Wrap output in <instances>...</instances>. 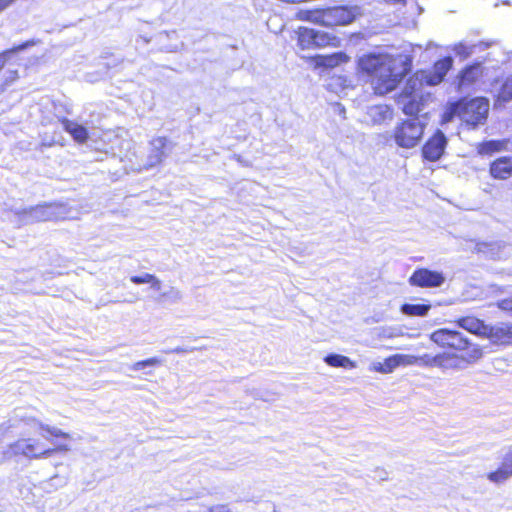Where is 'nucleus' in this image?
Listing matches in <instances>:
<instances>
[{"instance_id":"nucleus-29","label":"nucleus","mask_w":512,"mask_h":512,"mask_svg":"<svg viewBox=\"0 0 512 512\" xmlns=\"http://www.w3.org/2000/svg\"><path fill=\"white\" fill-rule=\"evenodd\" d=\"M31 427L32 428H39L41 430H44L46 431L48 434H50L51 436H54V437H61V438H65V439H68L70 438V435L66 432H63L62 430L56 428V427H51V426H48V425H44L42 423H40L39 421L35 420V419H32L31 420Z\"/></svg>"},{"instance_id":"nucleus-17","label":"nucleus","mask_w":512,"mask_h":512,"mask_svg":"<svg viewBox=\"0 0 512 512\" xmlns=\"http://www.w3.org/2000/svg\"><path fill=\"white\" fill-rule=\"evenodd\" d=\"M27 458L41 459L47 458L54 453L53 449H46L43 444L36 439L27 438Z\"/></svg>"},{"instance_id":"nucleus-31","label":"nucleus","mask_w":512,"mask_h":512,"mask_svg":"<svg viewBox=\"0 0 512 512\" xmlns=\"http://www.w3.org/2000/svg\"><path fill=\"white\" fill-rule=\"evenodd\" d=\"M459 363H460V358L456 354L444 352V360H443V369L442 370L459 369L460 368Z\"/></svg>"},{"instance_id":"nucleus-8","label":"nucleus","mask_w":512,"mask_h":512,"mask_svg":"<svg viewBox=\"0 0 512 512\" xmlns=\"http://www.w3.org/2000/svg\"><path fill=\"white\" fill-rule=\"evenodd\" d=\"M485 337L488 338L493 344L498 345H512V324L511 323H497L495 325H487L485 329Z\"/></svg>"},{"instance_id":"nucleus-34","label":"nucleus","mask_w":512,"mask_h":512,"mask_svg":"<svg viewBox=\"0 0 512 512\" xmlns=\"http://www.w3.org/2000/svg\"><path fill=\"white\" fill-rule=\"evenodd\" d=\"M160 364H161V360L160 359H158L156 357H152V358H148L146 360L135 362L134 364L131 365L130 368L133 371H139V370L144 369L146 367L156 366V365H160Z\"/></svg>"},{"instance_id":"nucleus-7","label":"nucleus","mask_w":512,"mask_h":512,"mask_svg":"<svg viewBox=\"0 0 512 512\" xmlns=\"http://www.w3.org/2000/svg\"><path fill=\"white\" fill-rule=\"evenodd\" d=\"M409 282L413 286L435 288L445 282V277L441 272L420 268L413 272Z\"/></svg>"},{"instance_id":"nucleus-28","label":"nucleus","mask_w":512,"mask_h":512,"mask_svg":"<svg viewBox=\"0 0 512 512\" xmlns=\"http://www.w3.org/2000/svg\"><path fill=\"white\" fill-rule=\"evenodd\" d=\"M34 44L33 41H27L24 42L18 46H15L11 49L5 50L2 53H0V70L4 67L6 62L17 52L23 51L29 46H32Z\"/></svg>"},{"instance_id":"nucleus-40","label":"nucleus","mask_w":512,"mask_h":512,"mask_svg":"<svg viewBox=\"0 0 512 512\" xmlns=\"http://www.w3.org/2000/svg\"><path fill=\"white\" fill-rule=\"evenodd\" d=\"M153 276L154 275L152 274L144 273L143 275L140 276H132L130 280L134 284H145L150 283V281L153 280Z\"/></svg>"},{"instance_id":"nucleus-49","label":"nucleus","mask_w":512,"mask_h":512,"mask_svg":"<svg viewBox=\"0 0 512 512\" xmlns=\"http://www.w3.org/2000/svg\"><path fill=\"white\" fill-rule=\"evenodd\" d=\"M385 2L392 3V4H398L403 2L404 0H384Z\"/></svg>"},{"instance_id":"nucleus-41","label":"nucleus","mask_w":512,"mask_h":512,"mask_svg":"<svg viewBox=\"0 0 512 512\" xmlns=\"http://www.w3.org/2000/svg\"><path fill=\"white\" fill-rule=\"evenodd\" d=\"M497 305L501 310L506 311L512 315V298L500 300Z\"/></svg>"},{"instance_id":"nucleus-36","label":"nucleus","mask_w":512,"mask_h":512,"mask_svg":"<svg viewBox=\"0 0 512 512\" xmlns=\"http://www.w3.org/2000/svg\"><path fill=\"white\" fill-rule=\"evenodd\" d=\"M162 298L170 302L176 303L183 298L182 292L176 287H170L162 293Z\"/></svg>"},{"instance_id":"nucleus-18","label":"nucleus","mask_w":512,"mask_h":512,"mask_svg":"<svg viewBox=\"0 0 512 512\" xmlns=\"http://www.w3.org/2000/svg\"><path fill=\"white\" fill-rule=\"evenodd\" d=\"M482 74L481 62L468 65L460 74L459 86L463 88L474 83Z\"/></svg>"},{"instance_id":"nucleus-27","label":"nucleus","mask_w":512,"mask_h":512,"mask_svg":"<svg viewBox=\"0 0 512 512\" xmlns=\"http://www.w3.org/2000/svg\"><path fill=\"white\" fill-rule=\"evenodd\" d=\"M315 47H325L328 45H335L338 42L336 36L321 30H315Z\"/></svg>"},{"instance_id":"nucleus-50","label":"nucleus","mask_w":512,"mask_h":512,"mask_svg":"<svg viewBox=\"0 0 512 512\" xmlns=\"http://www.w3.org/2000/svg\"><path fill=\"white\" fill-rule=\"evenodd\" d=\"M341 113H345V108L342 107Z\"/></svg>"},{"instance_id":"nucleus-16","label":"nucleus","mask_w":512,"mask_h":512,"mask_svg":"<svg viewBox=\"0 0 512 512\" xmlns=\"http://www.w3.org/2000/svg\"><path fill=\"white\" fill-rule=\"evenodd\" d=\"M456 323L460 328L467 330L470 333L485 337L486 331H484V330L487 329V325L484 324L483 321H481L475 317H471V316L462 317V318H459L456 321Z\"/></svg>"},{"instance_id":"nucleus-14","label":"nucleus","mask_w":512,"mask_h":512,"mask_svg":"<svg viewBox=\"0 0 512 512\" xmlns=\"http://www.w3.org/2000/svg\"><path fill=\"white\" fill-rule=\"evenodd\" d=\"M398 103L406 115H418L424 107L423 95H400Z\"/></svg>"},{"instance_id":"nucleus-3","label":"nucleus","mask_w":512,"mask_h":512,"mask_svg":"<svg viewBox=\"0 0 512 512\" xmlns=\"http://www.w3.org/2000/svg\"><path fill=\"white\" fill-rule=\"evenodd\" d=\"M357 14V7L335 6L320 10L300 11L298 16L302 20L312 21L323 26H337L351 23Z\"/></svg>"},{"instance_id":"nucleus-6","label":"nucleus","mask_w":512,"mask_h":512,"mask_svg":"<svg viewBox=\"0 0 512 512\" xmlns=\"http://www.w3.org/2000/svg\"><path fill=\"white\" fill-rule=\"evenodd\" d=\"M460 102V120L470 128H476L483 125L487 119L489 111V102L485 98H474L471 100H461Z\"/></svg>"},{"instance_id":"nucleus-11","label":"nucleus","mask_w":512,"mask_h":512,"mask_svg":"<svg viewBox=\"0 0 512 512\" xmlns=\"http://www.w3.org/2000/svg\"><path fill=\"white\" fill-rule=\"evenodd\" d=\"M512 476V447H509L502 457L501 466L487 474V479L495 484H501Z\"/></svg>"},{"instance_id":"nucleus-45","label":"nucleus","mask_w":512,"mask_h":512,"mask_svg":"<svg viewBox=\"0 0 512 512\" xmlns=\"http://www.w3.org/2000/svg\"><path fill=\"white\" fill-rule=\"evenodd\" d=\"M149 284H151L152 289L160 291L161 281L156 276H153V280H151Z\"/></svg>"},{"instance_id":"nucleus-37","label":"nucleus","mask_w":512,"mask_h":512,"mask_svg":"<svg viewBox=\"0 0 512 512\" xmlns=\"http://www.w3.org/2000/svg\"><path fill=\"white\" fill-rule=\"evenodd\" d=\"M399 366H417V360L415 355L408 354H395Z\"/></svg>"},{"instance_id":"nucleus-30","label":"nucleus","mask_w":512,"mask_h":512,"mask_svg":"<svg viewBox=\"0 0 512 512\" xmlns=\"http://www.w3.org/2000/svg\"><path fill=\"white\" fill-rule=\"evenodd\" d=\"M27 438H22L14 442L9 446V449L7 452H5L6 455H22L24 457H27Z\"/></svg>"},{"instance_id":"nucleus-42","label":"nucleus","mask_w":512,"mask_h":512,"mask_svg":"<svg viewBox=\"0 0 512 512\" xmlns=\"http://www.w3.org/2000/svg\"><path fill=\"white\" fill-rule=\"evenodd\" d=\"M444 352L433 355L431 368L443 369Z\"/></svg>"},{"instance_id":"nucleus-23","label":"nucleus","mask_w":512,"mask_h":512,"mask_svg":"<svg viewBox=\"0 0 512 512\" xmlns=\"http://www.w3.org/2000/svg\"><path fill=\"white\" fill-rule=\"evenodd\" d=\"M346 60V56L343 53H333L330 55H319L317 56L316 63L318 66L327 68H333Z\"/></svg>"},{"instance_id":"nucleus-22","label":"nucleus","mask_w":512,"mask_h":512,"mask_svg":"<svg viewBox=\"0 0 512 512\" xmlns=\"http://www.w3.org/2000/svg\"><path fill=\"white\" fill-rule=\"evenodd\" d=\"M424 80V74H422L421 77H419V75H416L415 77L409 78L405 84V87L401 95H423L421 93V88Z\"/></svg>"},{"instance_id":"nucleus-9","label":"nucleus","mask_w":512,"mask_h":512,"mask_svg":"<svg viewBox=\"0 0 512 512\" xmlns=\"http://www.w3.org/2000/svg\"><path fill=\"white\" fill-rule=\"evenodd\" d=\"M447 144L444 133L438 130L423 146V157L428 161H437L442 156Z\"/></svg>"},{"instance_id":"nucleus-2","label":"nucleus","mask_w":512,"mask_h":512,"mask_svg":"<svg viewBox=\"0 0 512 512\" xmlns=\"http://www.w3.org/2000/svg\"><path fill=\"white\" fill-rule=\"evenodd\" d=\"M431 341L442 348L465 352L463 359L468 363L479 360L483 353L479 345L471 343L462 332L452 329H438L430 335Z\"/></svg>"},{"instance_id":"nucleus-15","label":"nucleus","mask_w":512,"mask_h":512,"mask_svg":"<svg viewBox=\"0 0 512 512\" xmlns=\"http://www.w3.org/2000/svg\"><path fill=\"white\" fill-rule=\"evenodd\" d=\"M490 46V43L480 41L478 43H470L466 41H461L459 43L454 44L451 47V50L455 53L456 56L461 59H466L475 53L477 50L483 51Z\"/></svg>"},{"instance_id":"nucleus-10","label":"nucleus","mask_w":512,"mask_h":512,"mask_svg":"<svg viewBox=\"0 0 512 512\" xmlns=\"http://www.w3.org/2000/svg\"><path fill=\"white\" fill-rule=\"evenodd\" d=\"M167 139L165 137H157L150 141V150L145 163V168H152L160 164L167 156L166 146Z\"/></svg>"},{"instance_id":"nucleus-25","label":"nucleus","mask_w":512,"mask_h":512,"mask_svg":"<svg viewBox=\"0 0 512 512\" xmlns=\"http://www.w3.org/2000/svg\"><path fill=\"white\" fill-rule=\"evenodd\" d=\"M431 308L430 304H410L401 306V312L408 316H425Z\"/></svg>"},{"instance_id":"nucleus-19","label":"nucleus","mask_w":512,"mask_h":512,"mask_svg":"<svg viewBox=\"0 0 512 512\" xmlns=\"http://www.w3.org/2000/svg\"><path fill=\"white\" fill-rule=\"evenodd\" d=\"M62 124L65 131L68 132L75 141L84 143L88 139V131L83 125L68 119H64Z\"/></svg>"},{"instance_id":"nucleus-26","label":"nucleus","mask_w":512,"mask_h":512,"mask_svg":"<svg viewBox=\"0 0 512 512\" xmlns=\"http://www.w3.org/2000/svg\"><path fill=\"white\" fill-rule=\"evenodd\" d=\"M369 114L373 118V121L376 123L385 121L386 119H389L392 116L390 108L385 105H376L371 107L369 110Z\"/></svg>"},{"instance_id":"nucleus-4","label":"nucleus","mask_w":512,"mask_h":512,"mask_svg":"<svg viewBox=\"0 0 512 512\" xmlns=\"http://www.w3.org/2000/svg\"><path fill=\"white\" fill-rule=\"evenodd\" d=\"M426 125L427 114L401 122L394 130L396 144L401 148H414L421 141Z\"/></svg>"},{"instance_id":"nucleus-43","label":"nucleus","mask_w":512,"mask_h":512,"mask_svg":"<svg viewBox=\"0 0 512 512\" xmlns=\"http://www.w3.org/2000/svg\"><path fill=\"white\" fill-rule=\"evenodd\" d=\"M207 512H232L227 505H214L211 506Z\"/></svg>"},{"instance_id":"nucleus-32","label":"nucleus","mask_w":512,"mask_h":512,"mask_svg":"<svg viewBox=\"0 0 512 512\" xmlns=\"http://www.w3.org/2000/svg\"><path fill=\"white\" fill-rule=\"evenodd\" d=\"M455 116H458L460 118V102L459 101L452 103L447 107V109L445 110V112L442 116V121L444 123L450 122V121H452V119Z\"/></svg>"},{"instance_id":"nucleus-13","label":"nucleus","mask_w":512,"mask_h":512,"mask_svg":"<svg viewBox=\"0 0 512 512\" xmlns=\"http://www.w3.org/2000/svg\"><path fill=\"white\" fill-rule=\"evenodd\" d=\"M490 175L494 179L506 180L512 176V157H500L490 164Z\"/></svg>"},{"instance_id":"nucleus-33","label":"nucleus","mask_w":512,"mask_h":512,"mask_svg":"<svg viewBox=\"0 0 512 512\" xmlns=\"http://www.w3.org/2000/svg\"><path fill=\"white\" fill-rule=\"evenodd\" d=\"M455 116H458L460 118V102L459 101L452 103L447 107V109L445 110V112L442 116V121L444 123L450 122V121H452V119Z\"/></svg>"},{"instance_id":"nucleus-38","label":"nucleus","mask_w":512,"mask_h":512,"mask_svg":"<svg viewBox=\"0 0 512 512\" xmlns=\"http://www.w3.org/2000/svg\"><path fill=\"white\" fill-rule=\"evenodd\" d=\"M384 374L392 373L397 367H399L396 356L392 355L386 358L383 362Z\"/></svg>"},{"instance_id":"nucleus-1","label":"nucleus","mask_w":512,"mask_h":512,"mask_svg":"<svg viewBox=\"0 0 512 512\" xmlns=\"http://www.w3.org/2000/svg\"><path fill=\"white\" fill-rule=\"evenodd\" d=\"M411 63L412 59L406 54L382 51L364 54L358 59L359 69L373 77L372 86L378 95L393 91L410 71Z\"/></svg>"},{"instance_id":"nucleus-12","label":"nucleus","mask_w":512,"mask_h":512,"mask_svg":"<svg viewBox=\"0 0 512 512\" xmlns=\"http://www.w3.org/2000/svg\"><path fill=\"white\" fill-rule=\"evenodd\" d=\"M453 65V59L451 57H445L434 64L433 71L425 75V82L430 86H435L443 81L447 72Z\"/></svg>"},{"instance_id":"nucleus-21","label":"nucleus","mask_w":512,"mask_h":512,"mask_svg":"<svg viewBox=\"0 0 512 512\" xmlns=\"http://www.w3.org/2000/svg\"><path fill=\"white\" fill-rule=\"evenodd\" d=\"M324 362L331 367L344 369H354L357 366L350 358L336 353H331L325 356Z\"/></svg>"},{"instance_id":"nucleus-48","label":"nucleus","mask_w":512,"mask_h":512,"mask_svg":"<svg viewBox=\"0 0 512 512\" xmlns=\"http://www.w3.org/2000/svg\"><path fill=\"white\" fill-rule=\"evenodd\" d=\"M54 450V452L56 451H63V452H67L70 450V447L67 445V444H60V445H57L55 448H52Z\"/></svg>"},{"instance_id":"nucleus-5","label":"nucleus","mask_w":512,"mask_h":512,"mask_svg":"<svg viewBox=\"0 0 512 512\" xmlns=\"http://www.w3.org/2000/svg\"><path fill=\"white\" fill-rule=\"evenodd\" d=\"M20 224H31L38 221H51L66 218V209L62 204L50 203L25 209L13 210Z\"/></svg>"},{"instance_id":"nucleus-44","label":"nucleus","mask_w":512,"mask_h":512,"mask_svg":"<svg viewBox=\"0 0 512 512\" xmlns=\"http://www.w3.org/2000/svg\"><path fill=\"white\" fill-rule=\"evenodd\" d=\"M193 349H190V348H186V347H176V348H173V349H169V350H165L164 352L165 353H176V354H181V353H189V352H192Z\"/></svg>"},{"instance_id":"nucleus-20","label":"nucleus","mask_w":512,"mask_h":512,"mask_svg":"<svg viewBox=\"0 0 512 512\" xmlns=\"http://www.w3.org/2000/svg\"><path fill=\"white\" fill-rule=\"evenodd\" d=\"M508 140H489L477 145V152L482 156H491L506 149Z\"/></svg>"},{"instance_id":"nucleus-24","label":"nucleus","mask_w":512,"mask_h":512,"mask_svg":"<svg viewBox=\"0 0 512 512\" xmlns=\"http://www.w3.org/2000/svg\"><path fill=\"white\" fill-rule=\"evenodd\" d=\"M315 29L300 28L298 32V44L302 49L315 47Z\"/></svg>"},{"instance_id":"nucleus-46","label":"nucleus","mask_w":512,"mask_h":512,"mask_svg":"<svg viewBox=\"0 0 512 512\" xmlns=\"http://www.w3.org/2000/svg\"><path fill=\"white\" fill-rule=\"evenodd\" d=\"M370 370H373V371H376V372L384 374L383 363H381V362H374V363H372V365L370 367Z\"/></svg>"},{"instance_id":"nucleus-47","label":"nucleus","mask_w":512,"mask_h":512,"mask_svg":"<svg viewBox=\"0 0 512 512\" xmlns=\"http://www.w3.org/2000/svg\"><path fill=\"white\" fill-rule=\"evenodd\" d=\"M16 1L17 0H0V12L7 9L9 6H11Z\"/></svg>"},{"instance_id":"nucleus-39","label":"nucleus","mask_w":512,"mask_h":512,"mask_svg":"<svg viewBox=\"0 0 512 512\" xmlns=\"http://www.w3.org/2000/svg\"><path fill=\"white\" fill-rule=\"evenodd\" d=\"M433 355L425 353L423 355L416 356L417 366L423 368H431Z\"/></svg>"},{"instance_id":"nucleus-35","label":"nucleus","mask_w":512,"mask_h":512,"mask_svg":"<svg viewBox=\"0 0 512 512\" xmlns=\"http://www.w3.org/2000/svg\"><path fill=\"white\" fill-rule=\"evenodd\" d=\"M500 98L504 101H509L512 99V76L507 77L502 84Z\"/></svg>"}]
</instances>
